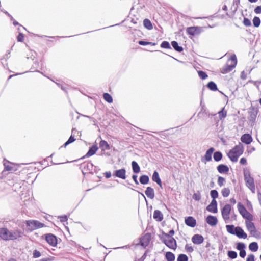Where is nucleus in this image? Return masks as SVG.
Here are the masks:
<instances>
[{
	"label": "nucleus",
	"mask_w": 261,
	"mask_h": 261,
	"mask_svg": "<svg viewBox=\"0 0 261 261\" xmlns=\"http://www.w3.org/2000/svg\"><path fill=\"white\" fill-rule=\"evenodd\" d=\"M230 190L228 188H223L222 190L221 193L224 197H227L230 194Z\"/></svg>",
	"instance_id": "44"
},
{
	"label": "nucleus",
	"mask_w": 261,
	"mask_h": 261,
	"mask_svg": "<svg viewBox=\"0 0 261 261\" xmlns=\"http://www.w3.org/2000/svg\"><path fill=\"white\" fill-rule=\"evenodd\" d=\"M10 232L7 227H0V238L3 241H9Z\"/></svg>",
	"instance_id": "7"
},
{
	"label": "nucleus",
	"mask_w": 261,
	"mask_h": 261,
	"mask_svg": "<svg viewBox=\"0 0 261 261\" xmlns=\"http://www.w3.org/2000/svg\"><path fill=\"white\" fill-rule=\"evenodd\" d=\"M214 159L215 161L218 162L222 158V154L220 151H216L214 154Z\"/></svg>",
	"instance_id": "38"
},
{
	"label": "nucleus",
	"mask_w": 261,
	"mask_h": 261,
	"mask_svg": "<svg viewBox=\"0 0 261 261\" xmlns=\"http://www.w3.org/2000/svg\"><path fill=\"white\" fill-rule=\"evenodd\" d=\"M249 249L253 252H256L258 249V246L256 242H252L249 245Z\"/></svg>",
	"instance_id": "36"
},
{
	"label": "nucleus",
	"mask_w": 261,
	"mask_h": 261,
	"mask_svg": "<svg viewBox=\"0 0 261 261\" xmlns=\"http://www.w3.org/2000/svg\"><path fill=\"white\" fill-rule=\"evenodd\" d=\"M192 198L196 201H199L201 199V194L199 192H198L193 195Z\"/></svg>",
	"instance_id": "53"
},
{
	"label": "nucleus",
	"mask_w": 261,
	"mask_h": 261,
	"mask_svg": "<svg viewBox=\"0 0 261 261\" xmlns=\"http://www.w3.org/2000/svg\"><path fill=\"white\" fill-rule=\"evenodd\" d=\"M188 256L184 254H180L178 255L177 261H188Z\"/></svg>",
	"instance_id": "46"
},
{
	"label": "nucleus",
	"mask_w": 261,
	"mask_h": 261,
	"mask_svg": "<svg viewBox=\"0 0 261 261\" xmlns=\"http://www.w3.org/2000/svg\"><path fill=\"white\" fill-rule=\"evenodd\" d=\"M94 165L90 162H85L80 165V169L85 171H90L89 172L90 174H93V172L91 171L93 169Z\"/></svg>",
	"instance_id": "10"
},
{
	"label": "nucleus",
	"mask_w": 261,
	"mask_h": 261,
	"mask_svg": "<svg viewBox=\"0 0 261 261\" xmlns=\"http://www.w3.org/2000/svg\"><path fill=\"white\" fill-rule=\"evenodd\" d=\"M149 180V177L147 175H142L140 177V182L143 185L148 183Z\"/></svg>",
	"instance_id": "40"
},
{
	"label": "nucleus",
	"mask_w": 261,
	"mask_h": 261,
	"mask_svg": "<svg viewBox=\"0 0 261 261\" xmlns=\"http://www.w3.org/2000/svg\"><path fill=\"white\" fill-rule=\"evenodd\" d=\"M199 28L198 27H191L187 28V33L191 35H195L198 33Z\"/></svg>",
	"instance_id": "25"
},
{
	"label": "nucleus",
	"mask_w": 261,
	"mask_h": 261,
	"mask_svg": "<svg viewBox=\"0 0 261 261\" xmlns=\"http://www.w3.org/2000/svg\"><path fill=\"white\" fill-rule=\"evenodd\" d=\"M185 249L189 252H192L194 250L193 247L189 246L188 244L186 245Z\"/></svg>",
	"instance_id": "62"
},
{
	"label": "nucleus",
	"mask_w": 261,
	"mask_h": 261,
	"mask_svg": "<svg viewBox=\"0 0 261 261\" xmlns=\"http://www.w3.org/2000/svg\"><path fill=\"white\" fill-rule=\"evenodd\" d=\"M206 221L208 224L212 226H216L218 223V220L215 216L209 215L206 219Z\"/></svg>",
	"instance_id": "15"
},
{
	"label": "nucleus",
	"mask_w": 261,
	"mask_h": 261,
	"mask_svg": "<svg viewBox=\"0 0 261 261\" xmlns=\"http://www.w3.org/2000/svg\"><path fill=\"white\" fill-rule=\"evenodd\" d=\"M245 248V245L243 243H238L237 246V249L239 250H244Z\"/></svg>",
	"instance_id": "56"
},
{
	"label": "nucleus",
	"mask_w": 261,
	"mask_h": 261,
	"mask_svg": "<svg viewBox=\"0 0 261 261\" xmlns=\"http://www.w3.org/2000/svg\"><path fill=\"white\" fill-rule=\"evenodd\" d=\"M218 114L220 119L221 120L226 117L227 112L225 111L224 108H223L221 111L218 112Z\"/></svg>",
	"instance_id": "45"
},
{
	"label": "nucleus",
	"mask_w": 261,
	"mask_h": 261,
	"mask_svg": "<svg viewBox=\"0 0 261 261\" xmlns=\"http://www.w3.org/2000/svg\"><path fill=\"white\" fill-rule=\"evenodd\" d=\"M214 151V148L213 147L210 148L208 149L204 155V158L206 161H210L212 160V154L213 153Z\"/></svg>",
	"instance_id": "28"
},
{
	"label": "nucleus",
	"mask_w": 261,
	"mask_h": 261,
	"mask_svg": "<svg viewBox=\"0 0 261 261\" xmlns=\"http://www.w3.org/2000/svg\"><path fill=\"white\" fill-rule=\"evenodd\" d=\"M115 176L121 178L122 179H126V170L125 169H121L115 171Z\"/></svg>",
	"instance_id": "21"
},
{
	"label": "nucleus",
	"mask_w": 261,
	"mask_h": 261,
	"mask_svg": "<svg viewBox=\"0 0 261 261\" xmlns=\"http://www.w3.org/2000/svg\"><path fill=\"white\" fill-rule=\"evenodd\" d=\"M204 238L200 234H195L192 238V241L194 244H200L203 243Z\"/></svg>",
	"instance_id": "18"
},
{
	"label": "nucleus",
	"mask_w": 261,
	"mask_h": 261,
	"mask_svg": "<svg viewBox=\"0 0 261 261\" xmlns=\"http://www.w3.org/2000/svg\"><path fill=\"white\" fill-rule=\"evenodd\" d=\"M228 156L230 159V160L233 162H236L238 161V159L239 157V155H238L237 154H234L233 151H230L228 153Z\"/></svg>",
	"instance_id": "29"
},
{
	"label": "nucleus",
	"mask_w": 261,
	"mask_h": 261,
	"mask_svg": "<svg viewBox=\"0 0 261 261\" xmlns=\"http://www.w3.org/2000/svg\"><path fill=\"white\" fill-rule=\"evenodd\" d=\"M246 261H254V255L252 254L249 255Z\"/></svg>",
	"instance_id": "64"
},
{
	"label": "nucleus",
	"mask_w": 261,
	"mask_h": 261,
	"mask_svg": "<svg viewBox=\"0 0 261 261\" xmlns=\"http://www.w3.org/2000/svg\"><path fill=\"white\" fill-rule=\"evenodd\" d=\"M225 178L221 177V176H219L218 177V185L220 186V187H222V186H223L224 185V182L225 181Z\"/></svg>",
	"instance_id": "57"
},
{
	"label": "nucleus",
	"mask_w": 261,
	"mask_h": 261,
	"mask_svg": "<svg viewBox=\"0 0 261 261\" xmlns=\"http://www.w3.org/2000/svg\"><path fill=\"white\" fill-rule=\"evenodd\" d=\"M217 170L220 173H225L228 172L229 168L226 165L221 164L217 167Z\"/></svg>",
	"instance_id": "27"
},
{
	"label": "nucleus",
	"mask_w": 261,
	"mask_h": 261,
	"mask_svg": "<svg viewBox=\"0 0 261 261\" xmlns=\"http://www.w3.org/2000/svg\"><path fill=\"white\" fill-rule=\"evenodd\" d=\"M207 87L212 91H216L217 90V87L216 84L211 81L207 84Z\"/></svg>",
	"instance_id": "41"
},
{
	"label": "nucleus",
	"mask_w": 261,
	"mask_h": 261,
	"mask_svg": "<svg viewBox=\"0 0 261 261\" xmlns=\"http://www.w3.org/2000/svg\"><path fill=\"white\" fill-rule=\"evenodd\" d=\"M254 12L256 14H260L261 13V6H257L254 9Z\"/></svg>",
	"instance_id": "63"
},
{
	"label": "nucleus",
	"mask_w": 261,
	"mask_h": 261,
	"mask_svg": "<svg viewBox=\"0 0 261 261\" xmlns=\"http://www.w3.org/2000/svg\"><path fill=\"white\" fill-rule=\"evenodd\" d=\"M98 149V147L97 146V145L96 143H94L89 148L87 152L86 153L85 155H84L83 156H82V158H80L77 160H75L74 161L77 162L79 160H83L85 159L86 158H89L90 156H91L96 153Z\"/></svg>",
	"instance_id": "5"
},
{
	"label": "nucleus",
	"mask_w": 261,
	"mask_h": 261,
	"mask_svg": "<svg viewBox=\"0 0 261 261\" xmlns=\"http://www.w3.org/2000/svg\"><path fill=\"white\" fill-rule=\"evenodd\" d=\"M26 227L28 230L32 231L34 230L41 228L45 226L44 223L36 220H28L25 222Z\"/></svg>",
	"instance_id": "1"
},
{
	"label": "nucleus",
	"mask_w": 261,
	"mask_h": 261,
	"mask_svg": "<svg viewBox=\"0 0 261 261\" xmlns=\"http://www.w3.org/2000/svg\"><path fill=\"white\" fill-rule=\"evenodd\" d=\"M206 210L214 213L217 212V204L216 200H212L211 203L207 206Z\"/></svg>",
	"instance_id": "14"
},
{
	"label": "nucleus",
	"mask_w": 261,
	"mask_h": 261,
	"mask_svg": "<svg viewBox=\"0 0 261 261\" xmlns=\"http://www.w3.org/2000/svg\"><path fill=\"white\" fill-rule=\"evenodd\" d=\"M236 67L235 65H228L227 64L225 66H224L222 70V72L223 73H227L231 71L234 67Z\"/></svg>",
	"instance_id": "31"
},
{
	"label": "nucleus",
	"mask_w": 261,
	"mask_h": 261,
	"mask_svg": "<svg viewBox=\"0 0 261 261\" xmlns=\"http://www.w3.org/2000/svg\"><path fill=\"white\" fill-rule=\"evenodd\" d=\"M41 256V253L37 249H35L33 251V257L34 258H39Z\"/></svg>",
	"instance_id": "50"
},
{
	"label": "nucleus",
	"mask_w": 261,
	"mask_h": 261,
	"mask_svg": "<svg viewBox=\"0 0 261 261\" xmlns=\"http://www.w3.org/2000/svg\"><path fill=\"white\" fill-rule=\"evenodd\" d=\"M165 258L167 261H174L175 256L171 252H167L165 254Z\"/></svg>",
	"instance_id": "33"
},
{
	"label": "nucleus",
	"mask_w": 261,
	"mask_h": 261,
	"mask_svg": "<svg viewBox=\"0 0 261 261\" xmlns=\"http://www.w3.org/2000/svg\"><path fill=\"white\" fill-rule=\"evenodd\" d=\"M245 179L246 181V184L248 187V188L250 189V190L253 192H255V185L254 184V180L249 175L248 177L247 176L246 174H244Z\"/></svg>",
	"instance_id": "11"
},
{
	"label": "nucleus",
	"mask_w": 261,
	"mask_h": 261,
	"mask_svg": "<svg viewBox=\"0 0 261 261\" xmlns=\"http://www.w3.org/2000/svg\"><path fill=\"white\" fill-rule=\"evenodd\" d=\"M241 140L246 144H249L252 141V138L249 134H245L241 136Z\"/></svg>",
	"instance_id": "19"
},
{
	"label": "nucleus",
	"mask_w": 261,
	"mask_h": 261,
	"mask_svg": "<svg viewBox=\"0 0 261 261\" xmlns=\"http://www.w3.org/2000/svg\"><path fill=\"white\" fill-rule=\"evenodd\" d=\"M229 257L232 259H234L237 257V253L236 252L233 251H229L227 253Z\"/></svg>",
	"instance_id": "49"
},
{
	"label": "nucleus",
	"mask_w": 261,
	"mask_h": 261,
	"mask_svg": "<svg viewBox=\"0 0 261 261\" xmlns=\"http://www.w3.org/2000/svg\"><path fill=\"white\" fill-rule=\"evenodd\" d=\"M46 242L52 247H56L58 244V237L51 233H45L41 236Z\"/></svg>",
	"instance_id": "2"
},
{
	"label": "nucleus",
	"mask_w": 261,
	"mask_h": 261,
	"mask_svg": "<svg viewBox=\"0 0 261 261\" xmlns=\"http://www.w3.org/2000/svg\"><path fill=\"white\" fill-rule=\"evenodd\" d=\"M162 241L169 248L175 250L177 248L176 240L173 238L161 237Z\"/></svg>",
	"instance_id": "4"
},
{
	"label": "nucleus",
	"mask_w": 261,
	"mask_h": 261,
	"mask_svg": "<svg viewBox=\"0 0 261 261\" xmlns=\"http://www.w3.org/2000/svg\"><path fill=\"white\" fill-rule=\"evenodd\" d=\"M75 141V138L74 136L71 135L70 137L68 138V139L64 143L63 146H62L61 147H66L67 146L69 145L70 144L74 142Z\"/></svg>",
	"instance_id": "32"
},
{
	"label": "nucleus",
	"mask_w": 261,
	"mask_h": 261,
	"mask_svg": "<svg viewBox=\"0 0 261 261\" xmlns=\"http://www.w3.org/2000/svg\"><path fill=\"white\" fill-rule=\"evenodd\" d=\"M80 115L83 117L88 118L89 119V120H90L91 121H92L93 122H94V124H93L94 125H96V120L94 118L88 115H84V114H80Z\"/></svg>",
	"instance_id": "54"
},
{
	"label": "nucleus",
	"mask_w": 261,
	"mask_h": 261,
	"mask_svg": "<svg viewBox=\"0 0 261 261\" xmlns=\"http://www.w3.org/2000/svg\"><path fill=\"white\" fill-rule=\"evenodd\" d=\"M132 166L134 173H138L140 171V168L136 161H134L132 162Z\"/></svg>",
	"instance_id": "30"
},
{
	"label": "nucleus",
	"mask_w": 261,
	"mask_h": 261,
	"mask_svg": "<svg viewBox=\"0 0 261 261\" xmlns=\"http://www.w3.org/2000/svg\"><path fill=\"white\" fill-rule=\"evenodd\" d=\"M68 217L66 215H63L58 216V219H59L62 223L66 222L67 224H68Z\"/></svg>",
	"instance_id": "42"
},
{
	"label": "nucleus",
	"mask_w": 261,
	"mask_h": 261,
	"mask_svg": "<svg viewBox=\"0 0 261 261\" xmlns=\"http://www.w3.org/2000/svg\"><path fill=\"white\" fill-rule=\"evenodd\" d=\"M39 62H38V61H35L33 65L32 66V67H31V69H30V70L29 71H27L21 73H17L15 74V75H20V74H24V73H25L32 72H38V73H40L44 75L43 72L40 71L38 69H36L35 70H33L34 68H37L39 67Z\"/></svg>",
	"instance_id": "13"
},
{
	"label": "nucleus",
	"mask_w": 261,
	"mask_h": 261,
	"mask_svg": "<svg viewBox=\"0 0 261 261\" xmlns=\"http://www.w3.org/2000/svg\"><path fill=\"white\" fill-rule=\"evenodd\" d=\"M253 24L255 27H258L260 24V18L258 17H254L253 19Z\"/></svg>",
	"instance_id": "43"
},
{
	"label": "nucleus",
	"mask_w": 261,
	"mask_h": 261,
	"mask_svg": "<svg viewBox=\"0 0 261 261\" xmlns=\"http://www.w3.org/2000/svg\"><path fill=\"white\" fill-rule=\"evenodd\" d=\"M152 179L153 181L155 182L158 185H159L161 188L163 189L162 181L160 178L159 174L157 171H155L153 172Z\"/></svg>",
	"instance_id": "20"
},
{
	"label": "nucleus",
	"mask_w": 261,
	"mask_h": 261,
	"mask_svg": "<svg viewBox=\"0 0 261 261\" xmlns=\"http://www.w3.org/2000/svg\"><path fill=\"white\" fill-rule=\"evenodd\" d=\"M153 218L158 221H161L163 219V215L159 210H155L153 213Z\"/></svg>",
	"instance_id": "26"
},
{
	"label": "nucleus",
	"mask_w": 261,
	"mask_h": 261,
	"mask_svg": "<svg viewBox=\"0 0 261 261\" xmlns=\"http://www.w3.org/2000/svg\"><path fill=\"white\" fill-rule=\"evenodd\" d=\"M237 207L238 211L244 218H245L249 221L252 220V215L246 210V209L241 203L239 202L238 203Z\"/></svg>",
	"instance_id": "3"
},
{
	"label": "nucleus",
	"mask_w": 261,
	"mask_h": 261,
	"mask_svg": "<svg viewBox=\"0 0 261 261\" xmlns=\"http://www.w3.org/2000/svg\"><path fill=\"white\" fill-rule=\"evenodd\" d=\"M174 234V231L173 229H172L169 231L168 233H166L165 232H163L162 236L166 238H172V236Z\"/></svg>",
	"instance_id": "51"
},
{
	"label": "nucleus",
	"mask_w": 261,
	"mask_h": 261,
	"mask_svg": "<svg viewBox=\"0 0 261 261\" xmlns=\"http://www.w3.org/2000/svg\"><path fill=\"white\" fill-rule=\"evenodd\" d=\"M24 35L21 33L19 32L17 36V41L19 42H23L24 40Z\"/></svg>",
	"instance_id": "47"
},
{
	"label": "nucleus",
	"mask_w": 261,
	"mask_h": 261,
	"mask_svg": "<svg viewBox=\"0 0 261 261\" xmlns=\"http://www.w3.org/2000/svg\"><path fill=\"white\" fill-rule=\"evenodd\" d=\"M103 97L105 100L109 103H111L113 102V97L111 95L108 93H104L103 94Z\"/></svg>",
	"instance_id": "35"
},
{
	"label": "nucleus",
	"mask_w": 261,
	"mask_h": 261,
	"mask_svg": "<svg viewBox=\"0 0 261 261\" xmlns=\"http://www.w3.org/2000/svg\"><path fill=\"white\" fill-rule=\"evenodd\" d=\"M247 230L250 232L251 236L255 237L257 233V230L253 223L251 221H246L245 222Z\"/></svg>",
	"instance_id": "8"
},
{
	"label": "nucleus",
	"mask_w": 261,
	"mask_h": 261,
	"mask_svg": "<svg viewBox=\"0 0 261 261\" xmlns=\"http://www.w3.org/2000/svg\"><path fill=\"white\" fill-rule=\"evenodd\" d=\"M234 235H236L239 238L246 239L247 237V234L239 226L236 227V232Z\"/></svg>",
	"instance_id": "16"
},
{
	"label": "nucleus",
	"mask_w": 261,
	"mask_h": 261,
	"mask_svg": "<svg viewBox=\"0 0 261 261\" xmlns=\"http://www.w3.org/2000/svg\"><path fill=\"white\" fill-rule=\"evenodd\" d=\"M143 25L148 30H151L153 28L151 21L148 19H145L143 21Z\"/></svg>",
	"instance_id": "37"
},
{
	"label": "nucleus",
	"mask_w": 261,
	"mask_h": 261,
	"mask_svg": "<svg viewBox=\"0 0 261 261\" xmlns=\"http://www.w3.org/2000/svg\"><path fill=\"white\" fill-rule=\"evenodd\" d=\"M230 60L232 61V62H233L232 65H235V66H236L237 60L235 55H233L231 56Z\"/></svg>",
	"instance_id": "60"
},
{
	"label": "nucleus",
	"mask_w": 261,
	"mask_h": 261,
	"mask_svg": "<svg viewBox=\"0 0 261 261\" xmlns=\"http://www.w3.org/2000/svg\"><path fill=\"white\" fill-rule=\"evenodd\" d=\"M227 231L232 234H234L236 232V227L233 225H227L226 226Z\"/></svg>",
	"instance_id": "39"
},
{
	"label": "nucleus",
	"mask_w": 261,
	"mask_h": 261,
	"mask_svg": "<svg viewBox=\"0 0 261 261\" xmlns=\"http://www.w3.org/2000/svg\"><path fill=\"white\" fill-rule=\"evenodd\" d=\"M23 232L20 229H17L14 231H11L9 235V241L17 240L22 236Z\"/></svg>",
	"instance_id": "9"
},
{
	"label": "nucleus",
	"mask_w": 261,
	"mask_h": 261,
	"mask_svg": "<svg viewBox=\"0 0 261 261\" xmlns=\"http://www.w3.org/2000/svg\"><path fill=\"white\" fill-rule=\"evenodd\" d=\"M231 207L230 204H226L222 209L221 213L223 219L226 221L230 218L229 214L230 213Z\"/></svg>",
	"instance_id": "6"
},
{
	"label": "nucleus",
	"mask_w": 261,
	"mask_h": 261,
	"mask_svg": "<svg viewBox=\"0 0 261 261\" xmlns=\"http://www.w3.org/2000/svg\"><path fill=\"white\" fill-rule=\"evenodd\" d=\"M171 45L174 49L178 52H181L183 50V48L178 45V43L175 41L171 42Z\"/></svg>",
	"instance_id": "34"
},
{
	"label": "nucleus",
	"mask_w": 261,
	"mask_h": 261,
	"mask_svg": "<svg viewBox=\"0 0 261 261\" xmlns=\"http://www.w3.org/2000/svg\"><path fill=\"white\" fill-rule=\"evenodd\" d=\"M210 195L213 200H216V198L218 196V193L217 190H213L211 191Z\"/></svg>",
	"instance_id": "48"
},
{
	"label": "nucleus",
	"mask_w": 261,
	"mask_h": 261,
	"mask_svg": "<svg viewBox=\"0 0 261 261\" xmlns=\"http://www.w3.org/2000/svg\"><path fill=\"white\" fill-rule=\"evenodd\" d=\"M161 47H162V48H164L171 49V46L170 45L169 43L168 42H167V41H163L161 43Z\"/></svg>",
	"instance_id": "52"
},
{
	"label": "nucleus",
	"mask_w": 261,
	"mask_h": 261,
	"mask_svg": "<svg viewBox=\"0 0 261 261\" xmlns=\"http://www.w3.org/2000/svg\"><path fill=\"white\" fill-rule=\"evenodd\" d=\"M151 238V236L149 233H146L140 238V244L144 247L148 245Z\"/></svg>",
	"instance_id": "12"
},
{
	"label": "nucleus",
	"mask_w": 261,
	"mask_h": 261,
	"mask_svg": "<svg viewBox=\"0 0 261 261\" xmlns=\"http://www.w3.org/2000/svg\"><path fill=\"white\" fill-rule=\"evenodd\" d=\"M4 169L6 171H11L13 170V167L9 165H4Z\"/></svg>",
	"instance_id": "61"
},
{
	"label": "nucleus",
	"mask_w": 261,
	"mask_h": 261,
	"mask_svg": "<svg viewBox=\"0 0 261 261\" xmlns=\"http://www.w3.org/2000/svg\"><path fill=\"white\" fill-rule=\"evenodd\" d=\"M185 222L187 226L191 227H194L196 225V220L191 216H189L186 218Z\"/></svg>",
	"instance_id": "17"
},
{
	"label": "nucleus",
	"mask_w": 261,
	"mask_h": 261,
	"mask_svg": "<svg viewBox=\"0 0 261 261\" xmlns=\"http://www.w3.org/2000/svg\"><path fill=\"white\" fill-rule=\"evenodd\" d=\"M145 193L146 196L151 199H153L154 197V189L150 187H147Z\"/></svg>",
	"instance_id": "22"
},
{
	"label": "nucleus",
	"mask_w": 261,
	"mask_h": 261,
	"mask_svg": "<svg viewBox=\"0 0 261 261\" xmlns=\"http://www.w3.org/2000/svg\"><path fill=\"white\" fill-rule=\"evenodd\" d=\"M230 151H233L234 154H238V155H241L243 152V147L242 145L240 144L236 146L232 150Z\"/></svg>",
	"instance_id": "23"
},
{
	"label": "nucleus",
	"mask_w": 261,
	"mask_h": 261,
	"mask_svg": "<svg viewBox=\"0 0 261 261\" xmlns=\"http://www.w3.org/2000/svg\"><path fill=\"white\" fill-rule=\"evenodd\" d=\"M198 75L199 77L202 80H204L206 79L207 77V75L206 74V73L202 71H199Z\"/></svg>",
	"instance_id": "55"
},
{
	"label": "nucleus",
	"mask_w": 261,
	"mask_h": 261,
	"mask_svg": "<svg viewBox=\"0 0 261 261\" xmlns=\"http://www.w3.org/2000/svg\"><path fill=\"white\" fill-rule=\"evenodd\" d=\"M103 175L107 179H108L110 178L112 176V175L114 176V171L113 172V174H112L110 171H107L103 173Z\"/></svg>",
	"instance_id": "59"
},
{
	"label": "nucleus",
	"mask_w": 261,
	"mask_h": 261,
	"mask_svg": "<svg viewBox=\"0 0 261 261\" xmlns=\"http://www.w3.org/2000/svg\"><path fill=\"white\" fill-rule=\"evenodd\" d=\"M99 147L103 151L110 150V149L109 144L106 141H105L104 140H101V141H100Z\"/></svg>",
	"instance_id": "24"
},
{
	"label": "nucleus",
	"mask_w": 261,
	"mask_h": 261,
	"mask_svg": "<svg viewBox=\"0 0 261 261\" xmlns=\"http://www.w3.org/2000/svg\"><path fill=\"white\" fill-rule=\"evenodd\" d=\"M243 24H244V25H245L246 27H250L251 25L250 20L247 18H244Z\"/></svg>",
	"instance_id": "58"
}]
</instances>
